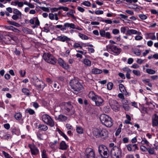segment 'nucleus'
<instances>
[{"label":"nucleus","mask_w":158,"mask_h":158,"mask_svg":"<svg viewBox=\"0 0 158 158\" xmlns=\"http://www.w3.org/2000/svg\"><path fill=\"white\" fill-rule=\"evenodd\" d=\"M110 153L112 158H121L122 157L121 149L116 146L112 148Z\"/></svg>","instance_id":"4"},{"label":"nucleus","mask_w":158,"mask_h":158,"mask_svg":"<svg viewBox=\"0 0 158 158\" xmlns=\"http://www.w3.org/2000/svg\"><path fill=\"white\" fill-rule=\"evenodd\" d=\"M131 72V70H129V72H127V73L126 74V77L128 79H129L131 78L130 73Z\"/></svg>","instance_id":"57"},{"label":"nucleus","mask_w":158,"mask_h":158,"mask_svg":"<svg viewBox=\"0 0 158 158\" xmlns=\"http://www.w3.org/2000/svg\"><path fill=\"white\" fill-rule=\"evenodd\" d=\"M152 120L153 126H157L158 125V115L156 114H154L152 116Z\"/></svg>","instance_id":"14"},{"label":"nucleus","mask_w":158,"mask_h":158,"mask_svg":"<svg viewBox=\"0 0 158 158\" xmlns=\"http://www.w3.org/2000/svg\"><path fill=\"white\" fill-rule=\"evenodd\" d=\"M93 133L96 138L105 137L107 136L108 134V131L105 129L99 130L98 129H96L94 131Z\"/></svg>","instance_id":"6"},{"label":"nucleus","mask_w":158,"mask_h":158,"mask_svg":"<svg viewBox=\"0 0 158 158\" xmlns=\"http://www.w3.org/2000/svg\"><path fill=\"white\" fill-rule=\"evenodd\" d=\"M98 95L95 94L94 92L92 91H90L89 94V98L92 99L93 101L95 100V98Z\"/></svg>","instance_id":"21"},{"label":"nucleus","mask_w":158,"mask_h":158,"mask_svg":"<svg viewBox=\"0 0 158 158\" xmlns=\"http://www.w3.org/2000/svg\"><path fill=\"white\" fill-rule=\"evenodd\" d=\"M102 71L99 69L97 68H94L92 69L91 71L92 73L94 74H98L102 73Z\"/></svg>","instance_id":"19"},{"label":"nucleus","mask_w":158,"mask_h":158,"mask_svg":"<svg viewBox=\"0 0 158 158\" xmlns=\"http://www.w3.org/2000/svg\"><path fill=\"white\" fill-rule=\"evenodd\" d=\"M26 111L31 115H33L35 113V111L32 109H27Z\"/></svg>","instance_id":"41"},{"label":"nucleus","mask_w":158,"mask_h":158,"mask_svg":"<svg viewBox=\"0 0 158 158\" xmlns=\"http://www.w3.org/2000/svg\"><path fill=\"white\" fill-rule=\"evenodd\" d=\"M43 59L48 63L54 64L56 62V59L50 53H44L43 56Z\"/></svg>","instance_id":"5"},{"label":"nucleus","mask_w":158,"mask_h":158,"mask_svg":"<svg viewBox=\"0 0 158 158\" xmlns=\"http://www.w3.org/2000/svg\"><path fill=\"white\" fill-rule=\"evenodd\" d=\"M105 147H107L103 145H100L98 147V152L99 154L101 156H102V152L105 150Z\"/></svg>","instance_id":"20"},{"label":"nucleus","mask_w":158,"mask_h":158,"mask_svg":"<svg viewBox=\"0 0 158 158\" xmlns=\"http://www.w3.org/2000/svg\"><path fill=\"white\" fill-rule=\"evenodd\" d=\"M127 34L129 35H131L132 34L139 35L141 34V33L140 32L137 31L135 30L129 29L127 31Z\"/></svg>","instance_id":"16"},{"label":"nucleus","mask_w":158,"mask_h":158,"mask_svg":"<svg viewBox=\"0 0 158 158\" xmlns=\"http://www.w3.org/2000/svg\"><path fill=\"white\" fill-rule=\"evenodd\" d=\"M22 91L27 96L29 95V90L28 89L23 88L22 89Z\"/></svg>","instance_id":"34"},{"label":"nucleus","mask_w":158,"mask_h":158,"mask_svg":"<svg viewBox=\"0 0 158 158\" xmlns=\"http://www.w3.org/2000/svg\"><path fill=\"white\" fill-rule=\"evenodd\" d=\"M127 147L128 151L130 152L135 151L136 149L138 150L136 144H129L127 145Z\"/></svg>","instance_id":"13"},{"label":"nucleus","mask_w":158,"mask_h":158,"mask_svg":"<svg viewBox=\"0 0 158 158\" xmlns=\"http://www.w3.org/2000/svg\"><path fill=\"white\" fill-rule=\"evenodd\" d=\"M101 21L105 22L108 24H111L112 23V21L109 19L102 20H101Z\"/></svg>","instance_id":"45"},{"label":"nucleus","mask_w":158,"mask_h":158,"mask_svg":"<svg viewBox=\"0 0 158 158\" xmlns=\"http://www.w3.org/2000/svg\"><path fill=\"white\" fill-rule=\"evenodd\" d=\"M33 19H34L35 20V23L36 25L37 26H39L40 24V23L39 20V19L37 18V17H34L33 18Z\"/></svg>","instance_id":"44"},{"label":"nucleus","mask_w":158,"mask_h":158,"mask_svg":"<svg viewBox=\"0 0 158 158\" xmlns=\"http://www.w3.org/2000/svg\"><path fill=\"white\" fill-rule=\"evenodd\" d=\"M119 89L120 91L123 94L125 93V92H126V90L124 86V85L122 84H120L119 85Z\"/></svg>","instance_id":"24"},{"label":"nucleus","mask_w":158,"mask_h":158,"mask_svg":"<svg viewBox=\"0 0 158 158\" xmlns=\"http://www.w3.org/2000/svg\"><path fill=\"white\" fill-rule=\"evenodd\" d=\"M140 148L141 151L143 152H146L147 151L148 148H147L145 146L141 145L140 147Z\"/></svg>","instance_id":"51"},{"label":"nucleus","mask_w":158,"mask_h":158,"mask_svg":"<svg viewBox=\"0 0 158 158\" xmlns=\"http://www.w3.org/2000/svg\"><path fill=\"white\" fill-rule=\"evenodd\" d=\"M70 84L72 88L77 93L81 92L83 88L81 84L76 79L71 80L70 82Z\"/></svg>","instance_id":"2"},{"label":"nucleus","mask_w":158,"mask_h":158,"mask_svg":"<svg viewBox=\"0 0 158 158\" xmlns=\"http://www.w3.org/2000/svg\"><path fill=\"white\" fill-rule=\"evenodd\" d=\"M38 128L40 130L45 131L48 130V127L45 125L40 124L38 127Z\"/></svg>","instance_id":"23"},{"label":"nucleus","mask_w":158,"mask_h":158,"mask_svg":"<svg viewBox=\"0 0 158 158\" xmlns=\"http://www.w3.org/2000/svg\"><path fill=\"white\" fill-rule=\"evenodd\" d=\"M49 17L51 20H53L54 19V15L52 13H50L49 14Z\"/></svg>","instance_id":"63"},{"label":"nucleus","mask_w":158,"mask_h":158,"mask_svg":"<svg viewBox=\"0 0 158 158\" xmlns=\"http://www.w3.org/2000/svg\"><path fill=\"white\" fill-rule=\"evenodd\" d=\"M61 136H62L66 140H67L68 141L69 140V138L67 137V136H66V135H65L64 133H63L62 131L61 132V133L60 134Z\"/></svg>","instance_id":"55"},{"label":"nucleus","mask_w":158,"mask_h":158,"mask_svg":"<svg viewBox=\"0 0 158 158\" xmlns=\"http://www.w3.org/2000/svg\"><path fill=\"white\" fill-rule=\"evenodd\" d=\"M82 4L87 6H89L91 5L90 3L88 1L84 2Z\"/></svg>","instance_id":"50"},{"label":"nucleus","mask_w":158,"mask_h":158,"mask_svg":"<svg viewBox=\"0 0 158 158\" xmlns=\"http://www.w3.org/2000/svg\"><path fill=\"white\" fill-rule=\"evenodd\" d=\"M40 8L43 11H44L49 12V10L48 7H40Z\"/></svg>","instance_id":"47"},{"label":"nucleus","mask_w":158,"mask_h":158,"mask_svg":"<svg viewBox=\"0 0 158 158\" xmlns=\"http://www.w3.org/2000/svg\"><path fill=\"white\" fill-rule=\"evenodd\" d=\"M28 147L30 149L32 154L35 155L38 153L39 150L34 145L29 144Z\"/></svg>","instance_id":"11"},{"label":"nucleus","mask_w":158,"mask_h":158,"mask_svg":"<svg viewBox=\"0 0 158 158\" xmlns=\"http://www.w3.org/2000/svg\"><path fill=\"white\" fill-rule=\"evenodd\" d=\"M73 12H74V10H71L70 12H67L66 13V15H63L62 16H63L65 17L66 15H68V17H69L70 15L71 16L72 14H73Z\"/></svg>","instance_id":"49"},{"label":"nucleus","mask_w":158,"mask_h":158,"mask_svg":"<svg viewBox=\"0 0 158 158\" xmlns=\"http://www.w3.org/2000/svg\"><path fill=\"white\" fill-rule=\"evenodd\" d=\"M119 16H121V17L119 18V19H120L121 20H123V21L124 20L122 19H126V18H127L128 17V16H127L123 14H120L119 15Z\"/></svg>","instance_id":"48"},{"label":"nucleus","mask_w":158,"mask_h":158,"mask_svg":"<svg viewBox=\"0 0 158 158\" xmlns=\"http://www.w3.org/2000/svg\"><path fill=\"white\" fill-rule=\"evenodd\" d=\"M95 155L93 149L87 148H86L84 158H95Z\"/></svg>","instance_id":"9"},{"label":"nucleus","mask_w":158,"mask_h":158,"mask_svg":"<svg viewBox=\"0 0 158 158\" xmlns=\"http://www.w3.org/2000/svg\"><path fill=\"white\" fill-rule=\"evenodd\" d=\"M113 85V84L111 82H110L107 85V88L109 90L112 89Z\"/></svg>","instance_id":"37"},{"label":"nucleus","mask_w":158,"mask_h":158,"mask_svg":"<svg viewBox=\"0 0 158 158\" xmlns=\"http://www.w3.org/2000/svg\"><path fill=\"white\" fill-rule=\"evenodd\" d=\"M96 15H101L103 13V11L102 10H97L95 12Z\"/></svg>","instance_id":"61"},{"label":"nucleus","mask_w":158,"mask_h":158,"mask_svg":"<svg viewBox=\"0 0 158 158\" xmlns=\"http://www.w3.org/2000/svg\"><path fill=\"white\" fill-rule=\"evenodd\" d=\"M102 157L104 158H108L109 156V152L107 147H105V150L102 152Z\"/></svg>","instance_id":"17"},{"label":"nucleus","mask_w":158,"mask_h":158,"mask_svg":"<svg viewBox=\"0 0 158 158\" xmlns=\"http://www.w3.org/2000/svg\"><path fill=\"white\" fill-rule=\"evenodd\" d=\"M68 147V145L64 141H62L60 143L59 149L62 150H65Z\"/></svg>","instance_id":"18"},{"label":"nucleus","mask_w":158,"mask_h":158,"mask_svg":"<svg viewBox=\"0 0 158 158\" xmlns=\"http://www.w3.org/2000/svg\"><path fill=\"white\" fill-rule=\"evenodd\" d=\"M42 158H48L46 154V151L44 150L42 153Z\"/></svg>","instance_id":"40"},{"label":"nucleus","mask_w":158,"mask_h":158,"mask_svg":"<svg viewBox=\"0 0 158 158\" xmlns=\"http://www.w3.org/2000/svg\"><path fill=\"white\" fill-rule=\"evenodd\" d=\"M79 36L83 40H87L89 39V37L81 33H79Z\"/></svg>","instance_id":"33"},{"label":"nucleus","mask_w":158,"mask_h":158,"mask_svg":"<svg viewBox=\"0 0 158 158\" xmlns=\"http://www.w3.org/2000/svg\"><path fill=\"white\" fill-rule=\"evenodd\" d=\"M9 37L10 38V40H13L15 41L17 40V38L15 36H13L12 35H10V36H9Z\"/></svg>","instance_id":"58"},{"label":"nucleus","mask_w":158,"mask_h":158,"mask_svg":"<svg viewBox=\"0 0 158 158\" xmlns=\"http://www.w3.org/2000/svg\"><path fill=\"white\" fill-rule=\"evenodd\" d=\"M58 143L57 140H55L54 142L51 143L50 144V147L53 150H56V148H55V145Z\"/></svg>","instance_id":"26"},{"label":"nucleus","mask_w":158,"mask_h":158,"mask_svg":"<svg viewBox=\"0 0 158 158\" xmlns=\"http://www.w3.org/2000/svg\"><path fill=\"white\" fill-rule=\"evenodd\" d=\"M22 31L26 34H31L32 32V30L26 27H23L22 28Z\"/></svg>","instance_id":"25"},{"label":"nucleus","mask_w":158,"mask_h":158,"mask_svg":"<svg viewBox=\"0 0 158 158\" xmlns=\"http://www.w3.org/2000/svg\"><path fill=\"white\" fill-rule=\"evenodd\" d=\"M55 39L58 41H62L63 42H67L71 40L70 38H69L67 36L63 35H61V36H58Z\"/></svg>","instance_id":"10"},{"label":"nucleus","mask_w":158,"mask_h":158,"mask_svg":"<svg viewBox=\"0 0 158 158\" xmlns=\"http://www.w3.org/2000/svg\"><path fill=\"white\" fill-rule=\"evenodd\" d=\"M100 34L101 36L102 37H105L106 33L104 30H100Z\"/></svg>","instance_id":"54"},{"label":"nucleus","mask_w":158,"mask_h":158,"mask_svg":"<svg viewBox=\"0 0 158 158\" xmlns=\"http://www.w3.org/2000/svg\"><path fill=\"white\" fill-rule=\"evenodd\" d=\"M100 119L102 123L107 127H110L113 124L111 118L105 114L100 115Z\"/></svg>","instance_id":"3"},{"label":"nucleus","mask_w":158,"mask_h":158,"mask_svg":"<svg viewBox=\"0 0 158 158\" xmlns=\"http://www.w3.org/2000/svg\"><path fill=\"white\" fill-rule=\"evenodd\" d=\"M42 119L43 121L48 125L50 127H52L54 125V123L51 118L48 115L44 114L42 116Z\"/></svg>","instance_id":"7"},{"label":"nucleus","mask_w":158,"mask_h":158,"mask_svg":"<svg viewBox=\"0 0 158 158\" xmlns=\"http://www.w3.org/2000/svg\"><path fill=\"white\" fill-rule=\"evenodd\" d=\"M77 9L78 10L81 12H83L85 11V9L83 8L80 6H78L77 7Z\"/></svg>","instance_id":"64"},{"label":"nucleus","mask_w":158,"mask_h":158,"mask_svg":"<svg viewBox=\"0 0 158 158\" xmlns=\"http://www.w3.org/2000/svg\"><path fill=\"white\" fill-rule=\"evenodd\" d=\"M7 22L10 24L14 25L17 27H19L20 26L19 24L14 21H7Z\"/></svg>","instance_id":"29"},{"label":"nucleus","mask_w":158,"mask_h":158,"mask_svg":"<svg viewBox=\"0 0 158 158\" xmlns=\"http://www.w3.org/2000/svg\"><path fill=\"white\" fill-rule=\"evenodd\" d=\"M61 66L65 69H68L69 68V66L68 64L64 62Z\"/></svg>","instance_id":"59"},{"label":"nucleus","mask_w":158,"mask_h":158,"mask_svg":"<svg viewBox=\"0 0 158 158\" xmlns=\"http://www.w3.org/2000/svg\"><path fill=\"white\" fill-rule=\"evenodd\" d=\"M119 33V31L118 29H114L112 31V33L114 35H117Z\"/></svg>","instance_id":"53"},{"label":"nucleus","mask_w":158,"mask_h":158,"mask_svg":"<svg viewBox=\"0 0 158 158\" xmlns=\"http://www.w3.org/2000/svg\"><path fill=\"white\" fill-rule=\"evenodd\" d=\"M83 62L85 65L88 66H89L91 65V61L88 59H84Z\"/></svg>","instance_id":"27"},{"label":"nucleus","mask_w":158,"mask_h":158,"mask_svg":"<svg viewBox=\"0 0 158 158\" xmlns=\"http://www.w3.org/2000/svg\"><path fill=\"white\" fill-rule=\"evenodd\" d=\"M132 52L136 56H140L141 54L140 51L138 49L136 48L132 51Z\"/></svg>","instance_id":"28"},{"label":"nucleus","mask_w":158,"mask_h":158,"mask_svg":"<svg viewBox=\"0 0 158 158\" xmlns=\"http://www.w3.org/2000/svg\"><path fill=\"white\" fill-rule=\"evenodd\" d=\"M19 17L20 16H19L18 15H13L12 16V18L14 20H17L19 18Z\"/></svg>","instance_id":"60"},{"label":"nucleus","mask_w":158,"mask_h":158,"mask_svg":"<svg viewBox=\"0 0 158 158\" xmlns=\"http://www.w3.org/2000/svg\"><path fill=\"white\" fill-rule=\"evenodd\" d=\"M133 73L136 76H140V73L139 71L137 70H133Z\"/></svg>","instance_id":"43"},{"label":"nucleus","mask_w":158,"mask_h":158,"mask_svg":"<svg viewBox=\"0 0 158 158\" xmlns=\"http://www.w3.org/2000/svg\"><path fill=\"white\" fill-rule=\"evenodd\" d=\"M151 34V33L148 34V38L152 40H155L156 39V37L155 35H150Z\"/></svg>","instance_id":"46"},{"label":"nucleus","mask_w":158,"mask_h":158,"mask_svg":"<svg viewBox=\"0 0 158 158\" xmlns=\"http://www.w3.org/2000/svg\"><path fill=\"white\" fill-rule=\"evenodd\" d=\"M13 12L14 14H15V15H17L19 16H20V18L21 17V13L18 9H14V10L13 11Z\"/></svg>","instance_id":"30"},{"label":"nucleus","mask_w":158,"mask_h":158,"mask_svg":"<svg viewBox=\"0 0 158 158\" xmlns=\"http://www.w3.org/2000/svg\"><path fill=\"white\" fill-rule=\"evenodd\" d=\"M77 132L80 134H81L83 133V130L82 128L80 127H78L77 128Z\"/></svg>","instance_id":"35"},{"label":"nucleus","mask_w":158,"mask_h":158,"mask_svg":"<svg viewBox=\"0 0 158 158\" xmlns=\"http://www.w3.org/2000/svg\"><path fill=\"white\" fill-rule=\"evenodd\" d=\"M139 16L140 19L143 20H145L147 18V15L143 14H139Z\"/></svg>","instance_id":"38"},{"label":"nucleus","mask_w":158,"mask_h":158,"mask_svg":"<svg viewBox=\"0 0 158 158\" xmlns=\"http://www.w3.org/2000/svg\"><path fill=\"white\" fill-rule=\"evenodd\" d=\"M61 105L62 111L65 114L71 115L75 113L74 109L70 102L63 103Z\"/></svg>","instance_id":"1"},{"label":"nucleus","mask_w":158,"mask_h":158,"mask_svg":"<svg viewBox=\"0 0 158 158\" xmlns=\"http://www.w3.org/2000/svg\"><path fill=\"white\" fill-rule=\"evenodd\" d=\"M146 72L147 73L150 74H153L156 73V72L155 70L149 69H146Z\"/></svg>","instance_id":"31"},{"label":"nucleus","mask_w":158,"mask_h":158,"mask_svg":"<svg viewBox=\"0 0 158 158\" xmlns=\"http://www.w3.org/2000/svg\"><path fill=\"white\" fill-rule=\"evenodd\" d=\"M14 117L17 120H20L21 119L22 115L20 113H18L14 115Z\"/></svg>","instance_id":"32"},{"label":"nucleus","mask_w":158,"mask_h":158,"mask_svg":"<svg viewBox=\"0 0 158 158\" xmlns=\"http://www.w3.org/2000/svg\"><path fill=\"white\" fill-rule=\"evenodd\" d=\"M58 62L60 66H62L64 62L61 58H59L58 60Z\"/></svg>","instance_id":"52"},{"label":"nucleus","mask_w":158,"mask_h":158,"mask_svg":"<svg viewBox=\"0 0 158 158\" xmlns=\"http://www.w3.org/2000/svg\"><path fill=\"white\" fill-rule=\"evenodd\" d=\"M94 101L95 102V104L97 106H99L103 105L104 100L101 97L98 96H96V98Z\"/></svg>","instance_id":"12"},{"label":"nucleus","mask_w":158,"mask_h":158,"mask_svg":"<svg viewBox=\"0 0 158 158\" xmlns=\"http://www.w3.org/2000/svg\"><path fill=\"white\" fill-rule=\"evenodd\" d=\"M2 154L6 158H12V157L9 154L5 151H3Z\"/></svg>","instance_id":"39"},{"label":"nucleus","mask_w":158,"mask_h":158,"mask_svg":"<svg viewBox=\"0 0 158 158\" xmlns=\"http://www.w3.org/2000/svg\"><path fill=\"white\" fill-rule=\"evenodd\" d=\"M147 151L150 154H154V151L152 148H148Z\"/></svg>","instance_id":"56"},{"label":"nucleus","mask_w":158,"mask_h":158,"mask_svg":"<svg viewBox=\"0 0 158 158\" xmlns=\"http://www.w3.org/2000/svg\"><path fill=\"white\" fill-rule=\"evenodd\" d=\"M106 48L108 51H112L115 54V55H117L119 54L121 52V49L120 48H118L115 45H109L106 46Z\"/></svg>","instance_id":"8"},{"label":"nucleus","mask_w":158,"mask_h":158,"mask_svg":"<svg viewBox=\"0 0 158 158\" xmlns=\"http://www.w3.org/2000/svg\"><path fill=\"white\" fill-rule=\"evenodd\" d=\"M70 23H65L64 24V27H63L61 29V30L62 31H65L66 30V28L70 27Z\"/></svg>","instance_id":"36"},{"label":"nucleus","mask_w":158,"mask_h":158,"mask_svg":"<svg viewBox=\"0 0 158 158\" xmlns=\"http://www.w3.org/2000/svg\"><path fill=\"white\" fill-rule=\"evenodd\" d=\"M121 128H118L117 130L115 133V135L116 136L118 135L121 132Z\"/></svg>","instance_id":"62"},{"label":"nucleus","mask_w":158,"mask_h":158,"mask_svg":"<svg viewBox=\"0 0 158 158\" xmlns=\"http://www.w3.org/2000/svg\"><path fill=\"white\" fill-rule=\"evenodd\" d=\"M67 119V117L62 114L59 115L57 118L58 120L59 121H66Z\"/></svg>","instance_id":"22"},{"label":"nucleus","mask_w":158,"mask_h":158,"mask_svg":"<svg viewBox=\"0 0 158 158\" xmlns=\"http://www.w3.org/2000/svg\"><path fill=\"white\" fill-rule=\"evenodd\" d=\"M42 84H44V83L42 80H37L35 83L34 85L38 90H40Z\"/></svg>","instance_id":"15"},{"label":"nucleus","mask_w":158,"mask_h":158,"mask_svg":"<svg viewBox=\"0 0 158 158\" xmlns=\"http://www.w3.org/2000/svg\"><path fill=\"white\" fill-rule=\"evenodd\" d=\"M141 143L142 144H146L148 145L149 144L148 142L146 139L145 138H144L142 140L141 142Z\"/></svg>","instance_id":"42"}]
</instances>
